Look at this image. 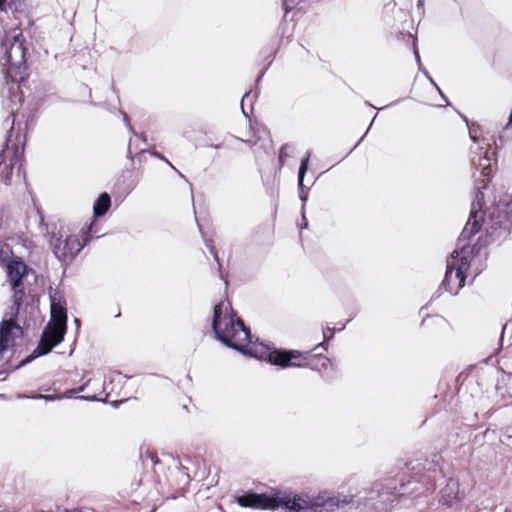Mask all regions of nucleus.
I'll use <instances>...</instances> for the list:
<instances>
[{
	"mask_svg": "<svg viewBox=\"0 0 512 512\" xmlns=\"http://www.w3.org/2000/svg\"><path fill=\"white\" fill-rule=\"evenodd\" d=\"M26 47L22 30L18 26L5 29L1 39L0 63L5 73V84L1 89L2 105L13 117L11 129L15 121L14 114L22 102L19 81L26 77Z\"/></svg>",
	"mask_w": 512,
	"mask_h": 512,
	"instance_id": "nucleus-1",
	"label": "nucleus"
},
{
	"mask_svg": "<svg viewBox=\"0 0 512 512\" xmlns=\"http://www.w3.org/2000/svg\"><path fill=\"white\" fill-rule=\"evenodd\" d=\"M212 329L216 339L225 346L247 354L251 342L250 330L238 318L229 302H220L214 307Z\"/></svg>",
	"mask_w": 512,
	"mask_h": 512,
	"instance_id": "nucleus-2",
	"label": "nucleus"
},
{
	"mask_svg": "<svg viewBox=\"0 0 512 512\" xmlns=\"http://www.w3.org/2000/svg\"><path fill=\"white\" fill-rule=\"evenodd\" d=\"M51 317L44 328L40 341L32 353L33 357L48 354L64 340L67 329L66 302L60 294H50Z\"/></svg>",
	"mask_w": 512,
	"mask_h": 512,
	"instance_id": "nucleus-3",
	"label": "nucleus"
},
{
	"mask_svg": "<svg viewBox=\"0 0 512 512\" xmlns=\"http://www.w3.org/2000/svg\"><path fill=\"white\" fill-rule=\"evenodd\" d=\"M462 247L454 250L447 259L446 272L440 289L456 295L465 285L466 271L470 267L473 249L462 242Z\"/></svg>",
	"mask_w": 512,
	"mask_h": 512,
	"instance_id": "nucleus-4",
	"label": "nucleus"
},
{
	"mask_svg": "<svg viewBox=\"0 0 512 512\" xmlns=\"http://www.w3.org/2000/svg\"><path fill=\"white\" fill-rule=\"evenodd\" d=\"M235 501L241 507L259 510L274 511L279 507H284L290 511L298 512L303 509L300 498L294 497L291 499L289 496L280 493L268 495L248 492L236 497Z\"/></svg>",
	"mask_w": 512,
	"mask_h": 512,
	"instance_id": "nucleus-5",
	"label": "nucleus"
},
{
	"mask_svg": "<svg viewBox=\"0 0 512 512\" xmlns=\"http://www.w3.org/2000/svg\"><path fill=\"white\" fill-rule=\"evenodd\" d=\"M462 118L467 123L471 140L476 144L475 147L471 148L472 165L480 171L481 175L487 177L490 175L493 163L496 161L494 152L491 151L490 144L485 138L479 139L476 129L470 127L468 119L465 116H462Z\"/></svg>",
	"mask_w": 512,
	"mask_h": 512,
	"instance_id": "nucleus-6",
	"label": "nucleus"
},
{
	"mask_svg": "<svg viewBox=\"0 0 512 512\" xmlns=\"http://www.w3.org/2000/svg\"><path fill=\"white\" fill-rule=\"evenodd\" d=\"M32 271L23 261L12 259L6 264L8 283L13 291V309L18 313L25 295L24 279Z\"/></svg>",
	"mask_w": 512,
	"mask_h": 512,
	"instance_id": "nucleus-7",
	"label": "nucleus"
},
{
	"mask_svg": "<svg viewBox=\"0 0 512 512\" xmlns=\"http://www.w3.org/2000/svg\"><path fill=\"white\" fill-rule=\"evenodd\" d=\"M316 357L317 355H311L309 351L275 350L269 354V361L271 364L282 368L309 366L311 369H315L310 360Z\"/></svg>",
	"mask_w": 512,
	"mask_h": 512,
	"instance_id": "nucleus-8",
	"label": "nucleus"
},
{
	"mask_svg": "<svg viewBox=\"0 0 512 512\" xmlns=\"http://www.w3.org/2000/svg\"><path fill=\"white\" fill-rule=\"evenodd\" d=\"M55 256L60 261L72 260L82 249L77 236L53 233L50 240Z\"/></svg>",
	"mask_w": 512,
	"mask_h": 512,
	"instance_id": "nucleus-9",
	"label": "nucleus"
},
{
	"mask_svg": "<svg viewBox=\"0 0 512 512\" xmlns=\"http://www.w3.org/2000/svg\"><path fill=\"white\" fill-rule=\"evenodd\" d=\"M484 204V194L480 190V188H477V192L475 194L474 200L471 204V212L469 219L463 228L461 235L459 237V244L461 242H466L469 240L473 235H475L480 230V223L484 222L483 218V211L482 207Z\"/></svg>",
	"mask_w": 512,
	"mask_h": 512,
	"instance_id": "nucleus-10",
	"label": "nucleus"
},
{
	"mask_svg": "<svg viewBox=\"0 0 512 512\" xmlns=\"http://www.w3.org/2000/svg\"><path fill=\"white\" fill-rule=\"evenodd\" d=\"M396 486L376 484L374 489L370 492V499H374L376 495L379 498V502L385 505L384 512L392 506L397 500L398 496H402L403 493L396 492Z\"/></svg>",
	"mask_w": 512,
	"mask_h": 512,
	"instance_id": "nucleus-11",
	"label": "nucleus"
},
{
	"mask_svg": "<svg viewBox=\"0 0 512 512\" xmlns=\"http://www.w3.org/2000/svg\"><path fill=\"white\" fill-rule=\"evenodd\" d=\"M311 153L308 151L306 156L301 160L299 171H298V188H299V197L301 201L303 202L302 211L305 209V202L308 199V194L304 190V184L303 180L305 177V174L308 170V164L310 160Z\"/></svg>",
	"mask_w": 512,
	"mask_h": 512,
	"instance_id": "nucleus-12",
	"label": "nucleus"
},
{
	"mask_svg": "<svg viewBox=\"0 0 512 512\" xmlns=\"http://www.w3.org/2000/svg\"><path fill=\"white\" fill-rule=\"evenodd\" d=\"M110 204H111L110 196L106 192L100 194V196L94 203V207H93L95 216H97V217L104 216L106 214V212L108 211Z\"/></svg>",
	"mask_w": 512,
	"mask_h": 512,
	"instance_id": "nucleus-13",
	"label": "nucleus"
},
{
	"mask_svg": "<svg viewBox=\"0 0 512 512\" xmlns=\"http://www.w3.org/2000/svg\"><path fill=\"white\" fill-rule=\"evenodd\" d=\"M447 490H449L450 492L447 494L448 496V499H446L444 496H443V502L445 504H448L450 505L452 503V501L454 499H456L457 497V483L454 482L453 480H450L448 485H447Z\"/></svg>",
	"mask_w": 512,
	"mask_h": 512,
	"instance_id": "nucleus-14",
	"label": "nucleus"
},
{
	"mask_svg": "<svg viewBox=\"0 0 512 512\" xmlns=\"http://www.w3.org/2000/svg\"><path fill=\"white\" fill-rule=\"evenodd\" d=\"M18 399H24V398H32V399H44L45 401H54L56 399H61L62 396L60 395H44V394H37L33 396H27L25 394H18Z\"/></svg>",
	"mask_w": 512,
	"mask_h": 512,
	"instance_id": "nucleus-15",
	"label": "nucleus"
},
{
	"mask_svg": "<svg viewBox=\"0 0 512 512\" xmlns=\"http://www.w3.org/2000/svg\"><path fill=\"white\" fill-rule=\"evenodd\" d=\"M19 161H20L19 157L16 156L14 159L11 160V163L9 165L5 166V175L3 176V182L5 184L10 183L12 170L14 169V166L16 165V163H18Z\"/></svg>",
	"mask_w": 512,
	"mask_h": 512,
	"instance_id": "nucleus-16",
	"label": "nucleus"
},
{
	"mask_svg": "<svg viewBox=\"0 0 512 512\" xmlns=\"http://www.w3.org/2000/svg\"><path fill=\"white\" fill-rule=\"evenodd\" d=\"M290 148H291V146L288 145V144H285V145H283L280 148V151H279V162H280L281 166L284 164L285 160L289 157L288 150Z\"/></svg>",
	"mask_w": 512,
	"mask_h": 512,
	"instance_id": "nucleus-17",
	"label": "nucleus"
},
{
	"mask_svg": "<svg viewBox=\"0 0 512 512\" xmlns=\"http://www.w3.org/2000/svg\"><path fill=\"white\" fill-rule=\"evenodd\" d=\"M91 379H87L85 381V383L83 385H81L80 387H78L77 389H72V390H69L67 391L64 396L65 397H71L72 395L76 394V393H79V392H83L86 388V386L89 384Z\"/></svg>",
	"mask_w": 512,
	"mask_h": 512,
	"instance_id": "nucleus-18",
	"label": "nucleus"
},
{
	"mask_svg": "<svg viewBox=\"0 0 512 512\" xmlns=\"http://www.w3.org/2000/svg\"><path fill=\"white\" fill-rule=\"evenodd\" d=\"M251 97L256 98V95H252V93L249 91V92H246V93L244 94V96L242 97V100H241V109H242V113H243L246 117H248V114H247V112L245 111V108H244V102H245L246 100L250 99Z\"/></svg>",
	"mask_w": 512,
	"mask_h": 512,
	"instance_id": "nucleus-19",
	"label": "nucleus"
},
{
	"mask_svg": "<svg viewBox=\"0 0 512 512\" xmlns=\"http://www.w3.org/2000/svg\"><path fill=\"white\" fill-rule=\"evenodd\" d=\"M334 331L335 329L330 327L323 331L324 342L330 340L333 337Z\"/></svg>",
	"mask_w": 512,
	"mask_h": 512,
	"instance_id": "nucleus-20",
	"label": "nucleus"
},
{
	"mask_svg": "<svg viewBox=\"0 0 512 512\" xmlns=\"http://www.w3.org/2000/svg\"><path fill=\"white\" fill-rule=\"evenodd\" d=\"M120 114H121V116L123 118V121H124L125 125L128 127L129 131L134 133V129H133V127L131 126V124L129 122L127 114L125 112H123V111H120Z\"/></svg>",
	"mask_w": 512,
	"mask_h": 512,
	"instance_id": "nucleus-21",
	"label": "nucleus"
},
{
	"mask_svg": "<svg viewBox=\"0 0 512 512\" xmlns=\"http://www.w3.org/2000/svg\"><path fill=\"white\" fill-rule=\"evenodd\" d=\"M414 55H415V58H416L419 70H422L423 66H422V63H421V59H420V55H419L416 43H414Z\"/></svg>",
	"mask_w": 512,
	"mask_h": 512,
	"instance_id": "nucleus-22",
	"label": "nucleus"
},
{
	"mask_svg": "<svg viewBox=\"0 0 512 512\" xmlns=\"http://www.w3.org/2000/svg\"><path fill=\"white\" fill-rule=\"evenodd\" d=\"M319 360L321 361V367L323 369H327V367H328V365L330 363V360L328 358H326V357H321V356L319 357Z\"/></svg>",
	"mask_w": 512,
	"mask_h": 512,
	"instance_id": "nucleus-23",
	"label": "nucleus"
},
{
	"mask_svg": "<svg viewBox=\"0 0 512 512\" xmlns=\"http://www.w3.org/2000/svg\"><path fill=\"white\" fill-rule=\"evenodd\" d=\"M206 245L209 248L210 252L214 255L215 259L218 261L219 259L215 251V248L210 243H206Z\"/></svg>",
	"mask_w": 512,
	"mask_h": 512,
	"instance_id": "nucleus-24",
	"label": "nucleus"
},
{
	"mask_svg": "<svg viewBox=\"0 0 512 512\" xmlns=\"http://www.w3.org/2000/svg\"><path fill=\"white\" fill-rule=\"evenodd\" d=\"M428 80H429V82H430V83H431V84H432V85H433V86H434V87L439 91L440 95L444 98V96H443V94H442L441 90L439 89V87L437 86V84L435 83V81L433 80V78H432V77H429V78H428Z\"/></svg>",
	"mask_w": 512,
	"mask_h": 512,
	"instance_id": "nucleus-25",
	"label": "nucleus"
},
{
	"mask_svg": "<svg viewBox=\"0 0 512 512\" xmlns=\"http://www.w3.org/2000/svg\"><path fill=\"white\" fill-rule=\"evenodd\" d=\"M505 128L506 129L512 128V109H511V112H510V115H509V118H508V122H507Z\"/></svg>",
	"mask_w": 512,
	"mask_h": 512,
	"instance_id": "nucleus-26",
	"label": "nucleus"
},
{
	"mask_svg": "<svg viewBox=\"0 0 512 512\" xmlns=\"http://www.w3.org/2000/svg\"><path fill=\"white\" fill-rule=\"evenodd\" d=\"M9 0H0V11H4L6 9V4Z\"/></svg>",
	"mask_w": 512,
	"mask_h": 512,
	"instance_id": "nucleus-27",
	"label": "nucleus"
},
{
	"mask_svg": "<svg viewBox=\"0 0 512 512\" xmlns=\"http://www.w3.org/2000/svg\"><path fill=\"white\" fill-rule=\"evenodd\" d=\"M302 220H303V222H302V226H301V228H307L308 223H307V220H306V217H305L304 211H302Z\"/></svg>",
	"mask_w": 512,
	"mask_h": 512,
	"instance_id": "nucleus-28",
	"label": "nucleus"
},
{
	"mask_svg": "<svg viewBox=\"0 0 512 512\" xmlns=\"http://www.w3.org/2000/svg\"><path fill=\"white\" fill-rule=\"evenodd\" d=\"M81 399H85V400H89V401H94L96 400V396H81L80 397Z\"/></svg>",
	"mask_w": 512,
	"mask_h": 512,
	"instance_id": "nucleus-29",
	"label": "nucleus"
},
{
	"mask_svg": "<svg viewBox=\"0 0 512 512\" xmlns=\"http://www.w3.org/2000/svg\"><path fill=\"white\" fill-rule=\"evenodd\" d=\"M421 71L423 72L424 76H426V78H427V79H428L429 77H431V76L429 75L428 71H427V70H425L423 67H422V70H421Z\"/></svg>",
	"mask_w": 512,
	"mask_h": 512,
	"instance_id": "nucleus-30",
	"label": "nucleus"
},
{
	"mask_svg": "<svg viewBox=\"0 0 512 512\" xmlns=\"http://www.w3.org/2000/svg\"><path fill=\"white\" fill-rule=\"evenodd\" d=\"M498 224H499V223H495V224L491 225V229H492L491 234H493V233L497 230L496 225H498Z\"/></svg>",
	"mask_w": 512,
	"mask_h": 512,
	"instance_id": "nucleus-31",
	"label": "nucleus"
},
{
	"mask_svg": "<svg viewBox=\"0 0 512 512\" xmlns=\"http://www.w3.org/2000/svg\"><path fill=\"white\" fill-rule=\"evenodd\" d=\"M289 1L290 0H284V6H285L286 9L291 8V6H289Z\"/></svg>",
	"mask_w": 512,
	"mask_h": 512,
	"instance_id": "nucleus-32",
	"label": "nucleus"
},
{
	"mask_svg": "<svg viewBox=\"0 0 512 512\" xmlns=\"http://www.w3.org/2000/svg\"><path fill=\"white\" fill-rule=\"evenodd\" d=\"M161 159L164 160V157H161ZM165 161L169 164V166H171L173 169H175V167L172 165V163H170L167 159H165Z\"/></svg>",
	"mask_w": 512,
	"mask_h": 512,
	"instance_id": "nucleus-33",
	"label": "nucleus"
},
{
	"mask_svg": "<svg viewBox=\"0 0 512 512\" xmlns=\"http://www.w3.org/2000/svg\"><path fill=\"white\" fill-rule=\"evenodd\" d=\"M424 3V0H418V6H422Z\"/></svg>",
	"mask_w": 512,
	"mask_h": 512,
	"instance_id": "nucleus-34",
	"label": "nucleus"
},
{
	"mask_svg": "<svg viewBox=\"0 0 512 512\" xmlns=\"http://www.w3.org/2000/svg\"><path fill=\"white\" fill-rule=\"evenodd\" d=\"M319 346H321V347H323L324 349H326V346H325L324 342H323V343H321V344H319Z\"/></svg>",
	"mask_w": 512,
	"mask_h": 512,
	"instance_id": "nucleus-35",
	"label": "nucleus"
},
{
	"mask_svg": "<svg viewBox=\"0 0 512 512\" xmlns=\"http://www.w3.org/2000/svg\"><path fill=\"white\" fill-rule=\"evenodd\" d=\"M74 322H75V324L79 325V319H77V318H76V319L74 320Z\"/></svg>",
	"mask_w": 512,
	"mask_h": 512,
	"instance_id": "nucleus-36",
	"label": "nucleus"
},
{
	"mask_svg": "<svg viewBox=\"0 0 512 512\" xmlns=\"http://www.w3.org/2000/svg\"><path fill=\"white\" fill-rule=\"evenodd\" d=\"M261 77H262V74L260 76H258L257 82L260 81Z\"/></svg>",
	"mask_w": 512,
	"mask_h": 512,
	"instance_id": "nucleus-37",
	"label": "nucleus"
},
{
	"mask_svg": "<svg viewBox=\"0 0 512 512\" xmlns=\"http://www.w3.org/2000/svg\"><path fill=\"white\" fill-rule=\"evenodd\" d=\"M369 129H371V126H368V129H366V133L369 132Z\"/></svg>",
	"mask_w": 512,
	"mask_h": 512,
	"instance_id": "nucleus-38",
	"label": "nucleus"
},
{
	"mask_svg": "<svg viewBox=\"0 0 512 512\" xmlns=\"http://www.w3.org/2000/svg\"><path fill=\"white\" fill-rule=\"evenodd\" d=\"M369 129H371V126H368V129H366V133L369 132Z\"/></svg>",
	"mask_w": 512,
	"mask_h": 512,
	"instance_id": "nucleus-39",
	"label": "nucleus"
},
{
	"mask_svg": "<svg viewBox=\"0 0 512 512\" xmlns=\"http://www.w3.org/2000/svg\"><path fill=\"white\" fill-rule=\"evenodd\" d=\"M511 205H512V202H511Z\"/></svg>",
	"mask_w": 512,
	"mask_h": 512,
	"instance_id": "nucleus-40",
	"label": "nucleus"
}]
</instances>
